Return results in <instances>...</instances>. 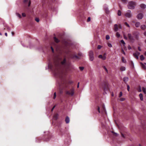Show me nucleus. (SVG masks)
Segmentation results:
<instances>
[{
    "label": "nucleus",
    "instance_id": "nucleus-1",
    "mask_svg": "<svg viewBox=\"0 0 146 146\" xmlns=\"http://www.w3.org/2000/svg\"><path fill=\"white\" fill-rule=\"evenodd\" d=\"M64 59L62 61L60 58H58L54 62V66L51 65L49 67L54 73V76L58 78L57 83L58 86V94L60 97L63 95L64 91Z\"/></svg>",
    "mask_w": 146,
    "mask_h": 146
},
{
    "label": "nucleus",
    "instance_id": "nucleus-2",
    "mask_svg": "<svg viewBox=\"0 0 146 146\" xmlns=\"http://www.w3.org/2000/svg\"><path fill=\"white\" fill-rule=\"evenodd\" d=\"M72 45L70 41H66L64 40V74H69L73 69L74 66L71 64L69 61H66V57H68L73 59H78L80 57L77 56L75 52L71 49Z\"/></svg>",
    "mask_w": 146,
    "mask_h": 146
},
{
    "label": "nucleus",
    "instance_id": "nucleus-3",
    "mask_svg": "<svg viewBox=\"0 0 146 146\" xmlns=\"http://www.w3.org/2000/svg\"><path fill=\"white\" fill-rule=\"evenodd\" d=\"M132 34L133 36H132L131 33H128V37L129 41L133 43L135 39L137 40H139V33L137 32H134Z\"/></svg>",
    "mask_w": 146,
    "mask_h": 146
},
{
    "label": "nucleus",
    "instance_id": "nucleus-4",
    "mask_svg": "<svg viewBox=\"0 0 146 146\" xmlns=\"http://www.w3.org/2000/svg\"><path fill=\"white\" fill-rule=\"evenodd\" d=\"M66 94L69 96H72L74 93V89L73 88H72L66 91L65 92Z\"/></svg>",
    "mask_w": 146,
    "mask_h": 146
},
{
    "label": "nucleus",
    "instance_id": "nucleus-5",
    "mask_svg": "<svg viewBox=\"0 0 146 146\" xmlns=\"http://www.w3.org/2000/svg\"><path fill=\"white\" fill-rule=\"evenodd\" d=\"M136 3L133 1H130L128 2L127 7L128 8L130 9H133L136 5Z\"/></svg>",
    "mask_w": 146,
    "mask_h": 146
},
{
    "label": "nucleus",
    "instance_id": "nucleus-6",
    "mask_svg": "<svg viewBox=\"0 0 146 146\" xmlns=\"http://www.w3.org/2000/svg\"><path fill=\"white\" fill-rule=\"evenodd\" d=\"M125 16L128 18H130L132 17V15L131 14V11L130 10H128L127 12L125 13Z\"/></svg>",
    "mask_w": 146,
    "mask_h": 146
},
{
    "label": "nucleus",
    "instance_id": "nucleus-7",
    "mask_svg": "<svg viewBox=\"0 0 146 146\" xmlns=\"http://www.w3.org/2000/svg\"><path fill=\"white\" fill-rule=\"evenodd\" d=\"M90 59L91 61H92L94 59V54L93 52L91 50L89 52Z\"/></svg>",
    "mask_w": 146,
    "mask_h": 146
},
{
    "label": "nucleus",
    "instance_id": "nucleus-8",
    "mask_svg": "<svg viewBox=\"0 0 146 146\" xmlns=\"http://www.w3.org/2000/svg\"><path fill=\"white\" fill-rule=\"evenodd\" d=\"M140 53L139 52L136 51L135 53L133 54V56L137 59L138 58V56L139 55Z\"/></svg>",
    "mask_w": 146,
    "mask_h": 146
},
{
    "label": "nucleus",
    "instance_id": "nucleus-9",
    "mask_svg": "<svg viewBox=\"0 0 146 146\" xmlns=\"http://www.w3.org/2000/svg\"><path fill=\"white\" fill-rule=\"evenodd\" d=\"M73 82L71 80H68L67 81H65V80L64 79V87H66V84H71L73 83Z\"/></svg>",
    "mask_w": 146,
    "mask_h": 146
},
{
    "label": "nucleus",
    "instance_id": "nucleus-10",
    "mask_svg": "<svg viewBox=\"0 0 146 146\" xmlns=\"http://www.w3.org/2000/svg\"><path fill=\"white\" fill-rule=\"evenodd\" d=\"M58 125L59 127V130H60V134H62L63 133V130L61 128V123H60V122L58 123Z\"/></svg>",
    "mask_w": 146,
    "mask_h": 146
},
{
    "label": "nucleus",
    "instance_id": "nucleus-11",
    "mask_svg": "<svg viewBox=\"0 0 146 146\" xmlns=\"http://www.w3.org/2000/svg\"><path fill=\"white\" fill-rule=\"evenodd\" d=\"M24 2L26 5L28 3V6L29 7L30 6L31 4V1L29 0H24Z\"/></svg>",
    "mask_w": 146,
    "mask_h": 146
},
{
    "label": "nucleus",
    "instance_id": "nucleus-12",
    "mask_svg": "<svg viewBox=\"0 0 146 146\" xmlns=\"http://www.w3.org/2000/svg\"><path fill=\"white\" fill-rule=\"evenodd\" d=\"M105 55L106 53H104L103 56H102V55H100L98 56V57L99 58H101L102 60H104L106 59V57L105 56Z\"/></svg>",
    "mask_w": 146,
    "mask_h": 146
},
{
    "label": "nucleus",
    "instance_id": "nucleus-13",
    "mask_svg": "<svg viewBox=\"0 0 146 146\" xmlns=\"http://www.w3.org/2000/svg\"><path fill=\"white\" fill-rule=\"evenodd\" d=\"M143 17V15L141 13L139 14L137 16V18L138 19H141Z\"/></svg>",
    "mask_w": 146,
    "mask_h": 146
},
{
    "label": "nucleus",
    "instance_id": "nucleus-14",
    "mask_svg": "<svg viewBox=\"0 0 146 146\" xmlns=\"http://www.w3.org/2000/svg\"><path fill=\"white\" fill-rule=\"evenodd\" d=\"M103 88L105 91H108L109 90L108 86L106 83H104V86Z\"/></svg>",
    "mask_w": 146,
    "mask_h": 146
},
{
    "label": "nucleus",
    "instance_id": "nucleus-15",
    "mask_svg": "<svg viewBox=\"0 0 146 146\" xmlns=\"http://www.w3.org/2000/svg\"><path fill=\"white\" fill-rule=\"evenodd\" d=\"M118 30V25L117 24H115L114 25V30L115 31H117Z\"/></svg>",
    "mask_w": 146,
    "mask_h": 146
},
{
    "label": "nucleus",
    "instance_id": "nucleus-16",
    "mask_svg": "<svg viewBox=\"0 0 146 146\" xmlns=\"http://www.w3.org/2000/svg\"><path fill=\"white\" fill-rule=\"evenodd\" d=\"M65 121L66 123H69L70 119L69 118L68 116H66V117Z\"/></svg>",
    "mask_w": 146,
    "mask_h": 146
},
{
    "label": "nucleus",
    "instance_id": "nucleus-17",
    "mask_svg": "<svg viewBox=\"0 0 146 146\" xmlns=\"http://www.w3.org/2000/svg\"><path fill=\"white\" fill-rule=\"evenodd\" d=\"M58 115L57 113H55L53 116V119L56 120L58 117Z\"/></svg>",
    "mask_w": 146,
    "mask_h": 146
},
{
    "label": "nucleus",
    "instance_id": "nucleus-18",
    "mask_svg": "<svg viewBox=\"0 0 146 146\" xmlns=\"http://www.w3.org/2000/svg\"><path fill=\"white\" fill-rule=\"evenodd\" d=\"M54 41L56 43H58L60 42V40L56 36H54L53 38Z\"/></svg>",
    "mask_w": 146,
    "mask_h": 146
},
{
    "label": "nucleus",
    "instance_id": "nucleus-19",
    "mask_svg": "<svg viewBox=\"0 0 146 146\" xmlns=\"http://www.w3.org/2000/svg\"><path fill=\"white\" fill-rule=\"evenodd\" d=\"M140 7L142 9H144L146 8V5L144 4H141L140 5Z\"/></svg>",
    "mask_w": 146,
    "mask_h": 146
},
{
    "label": "nucleus",
    "instance_id": "nucleus-20",
    "mask_svg": "<svg viewBox=\"0 0 146 146\" xmlns=\"http://www.w3.org/2000/svg\"><path fill=\"white\" fill-rule=\"evenodd\" d=\"M128 78L127 77H125L123 78V80L125 83H126L128 81Z\"/></svg>",
    "mask_w": 146,
    "mask_h": 146
},
{
    "label": "nucleus",
    "instance_id": "nucleus-21",
    "mask_svg": "<svg viewBox=\"0 0 146 146\" xmlns=\"http://www.w3.org/2000/svg\"><path fill=\"white\" fill-rule=\"evenodd\" d=\"M51 136L49 135L47 137L48 138H46V137L45 136L44 138V140L46 141H48L50 140Z\"/></svg>",
    "mask_w": 146,
    "mask_h": 146
},
{
    "label": "nucleus",
    "instance_id": "nucleus-22",
    "mask_svg": "<svg viewBox=\"0 0 146 146\" xmlns=\"http://www.w3.org/2000/svg\"><path fill=\"white\" fill-rule=\"evenodd\" d=\"M140 25V23L139 22H136L135 23V26L136 27H139Z\"/></svg>",
    "mask_w": 146,
    "mask_h": 146
},
{
    "label": "nucleus",
    "instance_id": "nucleus-23",
    "mask_svg": "<svg viewBox=\"0 0 146 146\" xmlns=\"http://www.w3.org/2000/svg\"><path fill=\"white\" fill-rule=\"evenodd\" d=\"M139 97L140 98V99L141 101H142L143 100V96L142 94H140L139 95Z\"/></svg>",
    "mask_w": 146,
    "mask_h": 146
},
{
    "label": "nucleus",
    "instance_id": "nucleus-24",
    "mask_svg": "<svg viewBox=\"0 0 146 146\" xmlns=\"http://www.w3.org/2000/svg\"><path fill=\"white\" fill-rule=\"evenodd\" d=\"M120 70L121 71H125V68L124 66H121Z\"/></svg>",
    "mask_w": 146,
    "mask_h": 146
},
{
    "label": "nucleus",
    "instance_id": "nucleus-25",
    "mask_svg": "<svg viewBox=\"0 0 146 146\" xmlns=\"http://www.w3.org/2000/svg\"><path fill=\"white\" fill-rule=\"evenodd\" d=\"M140 64H141V66L142 67V68L143 69H145L146 68V67L142 63H140Z\"/></svg>",
    "mask_w": 146,
    "mask_h": 146
},
{
    "label": "nucleus",
    "instance_id": "nucleus-26",
    "mask_svg": "<svg viewBox=\"0 0 146 146\" xmlns=\"http://www.w3.org/2000/svg\"><path fill=\"white\" fill-rule=\"evenodd\" d=\"M141 28L142 30H145L146 28V27L145 25H142L141 26Z\"/></svg>",
    "mask_w": 146,
    "mask_h": 146
},
{
    "label": "nucleus",
    "instance_id": "nucleus-27",
    "mask_svg": "<svg viewBox=\"0 0 146 146\" xmlns=\"http://www.w3.org/2000/svg\"><path fill=\"white\" fill-rule=\"evenodd\" d=\"M142 90L143 92L144 93V94H146V88L144 87H143L142 88Z\"/></svg>",
    "mask_w": 146,
    "mask_h": 146
},
{
    "label": "nucleus",
    "instance_id": "nucleus-28",
    "mask_svg": "<svg viewBox=\"0 0 146 146\" xmlns=\"http://www.w3.org/2000/svg\"><path fill=\"white\" fill-rule=\"evenodd\" d=\"M121 60L122 62L124 63H125L126 62V60L124 59V58L123 57H122Z\"/></svg>",
    "mask_w": 146,
    "mask_h": 146
},
{
    "label": "nucleus",
    "instance_id": "nucleus-29",
    "mask_svg": "<svg viewBox=\"0 0 146 146\" xmlns=\"http://www.w3.org/2000/svg\"><path fill=\"white\" fill-rule=\"evenodd\" d=\"M145 59V58L143 55H141L140 56V59L141 60H143Z\"/></svg>",
    "mask_w": 146,
    "mask_h": 146
},
{
    "label": "nucleus",
    "instance_id": "nucleus-30",
    "mask_svg": "<svg viewBox=\"0 0 146 146\" xmlns=\"http://www.w3.org/2000/svg\"><path fill=\"white\" fill-rule=\"evenodd\" d=\"M123 36L125 40H127L128 38L125 35V33L123 34Z\"/></svg>",
    "mask_w": 146,
    "mask_h": 146
},
{
    "label": "nucleus",
    "instance_id": "nucleus-31",
    "mask_svg": "<svg viewBox=\"0 0 146 146\" xmlns=\"http://www.w3.org/2000/svg\"><path fill=\"white\" fill-rule=\"evenodd\" d=\"M117 14L119 16L121 15V12L120 10H119L118 11Z\"/></svg>",
    "mask_w": 146,
    "mask_h": 146
},
{
    "label": "nucleus",
    "instance_id": "nucleus-32",
    "mask_svg": "<svg viewBox=\"0 0 146 146\" xmlns=\"http://www.w3.org/2000/svg\"><path fill=\"white\" fill-rule=\"evenodd\" d=\"M102 67L107 72H108V70L107 69V68H106V67L104 66H102Z\"/></svg>",
    "mask_w": 146,
    "mask_h": 146
},
{
    "label": "nucleus",
    "instance_id": "nucleus-33",
    "mask_svg": "<svg viewBox=\"0 0 146 146\" xmlns=\"http://www.w3.org/2000/svg\"><path fill=\"white\" fill-rule=\"evenodd\" d=\"M116 36L117 37L119 38L120 36V35L118 32H117L116 33Z\"/></svg>",
    "mask_w": 146,
    "mask_h": 146
},
{
    "label": "nucleus",
    "instance_id": "nucleus-34",
    "mask_svg": "<svg viewBox=\"0 0 146 146\" xmlns=\"http://www.w3.org/2000/svg\"><path fill=\"white\" fill-rule=\"evenodd\" d=\"M110 38V36L108 35H107L106 36V40H109Z\"/></svg>",
    "mask_w": 146,
    "mask_h": 146
},
{
    "label": "nucleus",
    "instance_id": "nucleus-35",
    "mask_svg": "<svg viewBox=\"0 0 146 146\" xmlns=\"http://www.w3.org/2000/svg\"><path fill=\"white\" fill-rule=\"evenodd\" d=\"M124 24L126 26L128 27H129L130 26L129 25L127 22H125L124 23Z\"/></svg>",
    "mask_w": 146,
    "mask_h": 146
},
{
    "label": "nucleus",
    "instance_id": "nucleus-36",
    "mask_svg": "<svg viewBox=\"0 0 146 146\" xmlns=\"http://www.w3.org/2000/svg\"><path fill=\"white\" fill-rule=\"evenodd\" d=\"M121 43L123 44V46H124V45L125 44V43L124 42V41L123 40H121Z\"/></svg>",
    "mask_w": 146,
    "mask_h": 146
},
{
    "label": "nucleus",
    "instance_id": "nucleus-37",
    "mask_svg": "<svg viewBox=\"0 0 146 146\" xmlns=\"http://www.w3.org/2000/svg\"><path fill=\"white\" fill-rule=\"evenodd\" d=\"M79 68L81 71H82L84 68L83 67H79Z\"/></svg>",
    "mask_w": 146,
    "mask_h": 146
},
{
    "label": "nucleus",
    "instance_id": "nucleus-38",
    "mask_svg": "<svg viewBox=\"0 0 146 146\" xmlns=\"http://www.w3.org/2000/svg\"><path fill=\"white\" fill-rule=\"evenodd\" d=\"M17 15L20 18H21V16L20 14L19 13H17Z\"/></svg>",
    "mask_w": 146,
    "mask_h": 146
},
{
    "label": "nucleus",
    "instance_id": "nucleus-39",
    "mask_svg": "<svg viewBox=\"0 0 146 146\" xmlns=\"http://www.w3.org/2000/svg\"><path fill=\"white\" fill-rule=\"evenodd\" d=\"M56 97V92H54V94L53 99H55Z\"/></svg>",
    "mask_w": 146,
    "mask_h": 146
},
{
    "label": "nucleus",
    "instance_id": "nucleus-40",
    "mask_svg": "<svg viewBox=\"0 0 146 146\" xmlns=\"http://www.w3.org/2000/svg\"><path fill=\"white\" fill-rule=\"evenodd\" d=\"M108 46L110 47H111L112 46V45L111 43H108Z\"/></svg>",
    "mask_w": 146,
    "mask_h": 146
},
{
    "label": "nucleus",
    "instance_id": "nucleus-41",
    "mask_svg": "<svg viewBox=\"0 0 146 146\" xmlns=\"http://www.w3.org/2000/svg\"><path fill=\"white\" fill-rule=\"evenodd\" d=\"M127 90L128 91H129V88H130L129 86L128 85H127Z\"/></svg>",
    "mask_w": 146,
    "mask_h": 146
},
{
    "label": "nucleus",
    "instance_id": "nucleus-42",
    "mask_svg": "<svg viewBox=\"0 0 146 146\" xmlns=\"http://www.w3.org/2000/svg\"><path fill=\"white\" fill-rule=\"evenodd\" d=\"M35 20L37 22H38L39 21V19L38 18H36L35 19Z\"/></svg>",
    "mask_w": 146,
    "mask_h": 146
},
{
    "label": "nucleus",
    "instance_id": "nucleus-43",
    "mask_svg": "<svg viewBox=\"0 0 146 146\" xmlns=\"http://www.w3.org/2000/svg\"><path fill=\"white\" fill-rule=\"evenodd\" d=\"M122 92H120L119 93V98H120L122 96Z\"/></svg>",
    "mask_w": 146,
    "mask_h": 146
},
{
    "label": "nucleus",
    "instance_id": "nucleus-44",
    "mask_svg": "<svg viewBox=\"0 0 146 146\" xmlns=\"http://www.w3.org/2000/svg\"><path fill=\"white\" fill-rule=\"evenodd\" d=\"M125 100V98H121L120 99V101H123Z\"/></svg>",
    "mask_w": 146,
    "mask_h": 146
},
{
    "label": "nucleus",
    "instance_id": "nucleus-45",
    "mask_svg": "<svg viewBox=\"0 0 146 146\" xmlns=\"http://www.w3.org/2000/svg\"><path fill=\"white\" fill-rule=\"evenodd\" d=\"M91 18L90 17H88L87 20V22H89L90 21Z\"/></svg>",
    "mask_w": 146,
    "mask_h": 146
},
{
    "label": "nucleus",
    "instance_id": "nucleus-46",
    "mask_svg": "<svg viewBox=\"0 0 146 146\" xmlns=\"http://www.w3.org/2000/svg\"><path fill=\"white\" fill-rule=\"evenodd\" d=\"M102 47V46L100 45H99L98 46L97 48L98 49H100Z\"/></svg>",
    "mask_w": 146,
    "mask_h": 146
},
{
    "label": "nucleus",
    "instance_id": "nucleus-47",
    "mask_svg": "<svg viewBox=\"0 0 146 146\" xmlns=\"http://www.w3.org/2000/svg\"><path fill=\"white\" fill-rule=\"evenodd\" d=\"M121 1L124 3H125L127 2V0H121Z\"/></svg>",
    "mask_w": 146,
    "mask_h": 146
},
{
    "label": "nucleus",
    "instance_id": "nucleus-48",
    "mask_svg": "<svg viewBox=\"0 0 146 146\" xmlns=\"http://www.w3.org/2000/svg\"><path fill=\"white\" fill-rule=\"evenodd\" d=\"M22 16L23 17H25L26 16V15L25 13H22Z\"/></svg>",
    "mask_w": 146,
    "mask_h": 146
},
{
    "label": "nucleus",
    "instance_id": "nucleus-49",
    "mask_svg": "<svg viewBox=\"0 0 146 146\" xmlns=\"http://www.w3.org/2000/svg\"><path fill=\"white\" fill-rule=\"evenodd\" d=\"M6 29L8 31H9L11 30L10 28L9 27H7Z\"/></svg>",
    "mask_w": 146,
    "mask_h": 146
},
{
    "label": "nucleus",
    "instance_id": "nucleus-50",
    "mask_svg": "<svg viewBox=\"0 0 146 146\" xmlns=\"http://www.w3.org/2000/svg\"><path fill=\"white\" fill-rule=\"evenodd\" d=\"M128 48L129 50L131 49V46L129 45L128 46Z\"/></svg>",
    "mask_w": 146,
    "mask_h": 146
},
{
    "label": "nucleus",
    "instance_id": "nucleus-51",
    "mask_svg": "<svg viewBox=\"0 0 146 146\" xmlns=\"http://www.w3.org/2000/svg\"><path fill=\"white\" fill-rule=\"evenodd\" d=\"M138 91L139 92H141V90L140 87L138 89Z\"/></svg>",
    "mask_w": 146,
    "mask_h": 146
},
{
    "label": "nucleus",
    "instance_id": "nucleus-52",
    "mask_svg": "<svg viewBox=\"0 0 146 146\" xmlns=\"http://www.w3.org/2000/svg\"><path fill=\"white\" fill-rule=\"evenodd\" d=\"M138 50H139V51H141V50L140 48V47L138 46Z\"/></svg>",
    "mask_w": 146,
    "mask_h": 146
},
{
    "label": "nucleus",
    "instance_id": "nucleus-53",
    "mask_svg": "<svg viewBox=\"0 0 146 146\" xmlns=\"http://www.w3.org/2000/svg\"><path fill=\"white\" fill-rule=\"evenodd\" d=\"M55 107V106H54L52 108L51 110L52 111H53V110L54 109V108Z\"/></svg>",
    "mask_w": 146,
    "mask_h": 146
},
{
    "label": "nucleus",
    "instance_id": "nucleus-54",
    "mask_svg": "<svg viewBox=\"0 0 146 146\" xmlns=\"http://www.w3.org/2000/svg\"><path fill=\"white\" fill-rule=\"evenodd\" d=\"M122 52L124 55H125V52H124V51H123V50H122Z\"/></svg>",
    "mask_w": 146,
    "mask_h": 146
},
{
    "label": "nucleus",
    "instance_id": "nucleus-55",
    "mask_svg": "<svg viewBox=\"0 0 146 146\" xmlns=\"http://www.w3.org/2000/svg\"><path fill=\"white\" fill-rule=\"evenodd\" d=\"M51 49L52 52H54V49L53 48H52V46H51Z\"/></svg>",
    "mask_w": 146,
    "mask_h": 146
},
{
    "label": "nucleus",
    "instance_id": "nucleus-56",
    "mask_svg": "<svg viewBox=\"0 0 146 146\" xmlns=\"http://www.w3.org/2000/svg\"><path fill=\"white\" fill-rule=\"evenodd\" d=\"M51 49L52 52H54V49L53 48H52V46H51Z\"/></svg>",
    "mask_w": 146,
    "mask_h": 146
},
{
    "label": "nucleus",
    "instance_id": "nucleus-57",
    "mask_svg": "<svg viewBox=\"0 0 146 146\" xmlns=\"http://www.w3.org/2000/svg\"><path fill=\"white\" fill-rule=\"evenodd\" d=\"M98 110L99 113H100V108L99 106L98 107Z\"/></svg>",
    "mask_w": 146,
    "mask_h": 146
},
{
    "label": "nucleus",
    "instance_id": "nucleus-58",
    "mask_svg": "<svg viewBox=\"0 0 146 146\" xmlns=\"http://www.w3.org/2000/svg\"><path fill=\"white\" fill-rule=\"evenodd\" d=\"M118 27L119 28L121 29V26L120 25H119L118 26Z\"/></svg>",
    "mask_w": 146,
    "mask_h": 146
},
{
    "label": "nucleus",
    "instance_id": "nucleus-59",
    "mask_svg": "<svg viewBox=\"0 0 146 146\" xmlns=\"http://www.w3.org/2000/svg\"><path fill=\"white\" fill-rule=\"evenodd\" d=\"M106 12L107 14H108L109 13V12L108 10H106Z\"/></svg>",
    "mask_w": 146,
    "mask_h": 146
},
{
    "label": "nucleus",
    "instance_id": "nucleus-60",
    "mask_svg": "<svg viewBox=\"0 0 146 146\" xmlns=\"http://www.w3.org/2000/svg\"><path fill=\"white\" fill-rule=\"evenodd\" d=\"M144 35L146 36V31L144 33Z\"/></svg>",
    "mask_w": 146,
    "mask_h": 146
},
{
    "label": "nucleus",
    "instance_id": "nucleus-61",
    "mask_svg": "<svg viewBox=\"0 0 146 146\" xmlns=\"http://www.w3.org/2000/svg\"><path fill=\"white\" fill-rule=\"evenodd\" d=\"M11 33H12V35L13 36L14 35V32H12Z\"/></svg>",
    "mask_w": 146,
    "mask_h": 146
},
{
    "label": "nucleus",
    "instance_id": "nucleus-62",
    "mask_svg": "<svg viewBox=\"0 0 146 146\" xmlns=\"http://www.w3.org/2000/svg\"><path fill=\"white\" fill-rule=\"evenodd\" d=\"M5 35L6 36H7V33H5Z\"/></svg>",
    "mask_w": 146,
    "mask_h": 146
},
{
    "label": "nucleus",
    "instance_id": "nucleus-63",
    "mask_svg": "<svg viewBox=\"0 0 146 146\" xmlns=\"http://www.w3.org/2000/svg\"><path fill=\"white\" fill-rule=\"evenodd\" d=\"M79 83L78 82V85H77V88H78L79 87Z\"/></svg>",
    "mask_w": 146,
    "mask_h": 146
},
{
    "label": "nucleus",
    "instance_id": "nucleus-64",
    "mask_svg": "<svg viewBox=\"0 0 146 146\" xmlns=\"http://www.w3.org/2000/svg\"><path fill=\"white\" fill-rule=\"evenodd\" d=\"M144 54H145V56H146V52H145V53H144Z\"/></svg>",
    "mask_w": 146,
    "mask_h": 146
}]
</instances>
